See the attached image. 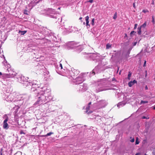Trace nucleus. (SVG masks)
Instances as JSON below:
<instances>
[{
	"label": "nucleus",
	"mask_w": 155,
	"mask_h": 155,
	"mask_svg": "<svg viewBox=\"0 0 155 155\" xmlns=\"http://www.w3.org/2000/svg\"><path fill=\"white\" fill-rule=\"evenodd\" d=\"M152 22L153 23V24H154L155 21H154V18L153 16L152 17Z\"/></svg>",
	"instance_id": "a211bd4d"
},
{
	"label": "nucleus",
	"mask_w": 155,
	"mask_h": 155,
	"mask_svg": "<svg viewBox=\"0 0 155 155\" xmlns=\"http://www.w3.org/2000/svg\"><path fill=\"white\" fill-rule=\"evenodd\" d=\"M138 33L139 35H140L141 34V28H140L138 27Z\"/></svg>",
	"instance_id": "6e6552de"
},
{
	"label": "nucleus",
	"mask_w": 155,
	"mask_h": 155,
	"mask_svg": "<svg viewBox=\"0 0 155 155\" xmlns=\"http://www.w3.org/2000/svg\"><path fill=\"white\" fill-rule=\"evenodd\" d=\"M137 24H135L134 27V29H135L136 28H137Z\"/></svg>",
	"instance_id": "412c9836"
},
{
	"label": "nucleus",
	"mask_w": 155,
	"mask_h": 155,
	"mask_svg": "<svg viewBox=\"0 0 155 155\" xmlns=\"http://www.w3.org/2000/svg\"><path fill=\"white\" fill-rule=\"evenodd\" d=\"M147 25V22H145L144 24H143L142 25H141L140 28H145Z\"/></svg>",
	"instance_id": "423d86ee"
},
{
	"label": "nucleus",
	"mask_w": 155,
	"mask_h": 155,
	"mask_svg": "<svg viewBox=\"0 0 155 155\" xmlns=\"http://www.w3.org/2000/svg\"><path fill=\"white\" fill-rule=\"evenodd\" d=\"M145 155H147L146 154H145Z\"/></svg>",
	"instance_id": "de8ad7c7"
},
{
	"label": "nucleus",
	"mask_w": 155,
	"mask_h": 155,
	"mask_svg": "<svg viewBox=\"0 0 155 155\" xmlns=\"http://www.w3.org/2000/svg\"><path fill=\"white\" fill-rule=\"evenodd\" d=\"M27 11L26 10H25L24 11V13L25 14H28L27 13Z\"/></svg>",
	"instance_id": "c85d7f7f"
},
{
	"label": "nucleus",
	"mask_w": 155,
	"mask_h": 155,
	"mask_svg": "<svg viewBox=\"0 0 155 155\" xmlns=\"http://www.w3.org/2000/svg\"><path fill=\"white\" fill-rule=\"evenodd\" d=\"M148 12V11H147H147H146V10H143V11H142V12H144V13H146V12Z\"/></svg>",
	"instance_id": "a878e982"
},
{
	"label": "nucleus",
	"mask_w": 155,
	"mask_h": 155,
	"mask_svg": "<svg viewBox=\"0 0 155 155\" xmlns=\"http://www.w3.org/2000/svg\"><path fill=\"white\" fill-rule=\"evenodd\" d=\"M135 33V31H131V32L130 33V35H132L133 34H134V33Z\"/></svg>",
	"instance_id": "4be33fe9"
},
{
	"label": "nucleus",
	"mask_w": 155,
	"mask_h": 155,
	"mask_svg": "<svg viewBox=\"0 0 155 155\" xmlns=\"http://www.w3.org/2000/svg\"><path fill=\"white\" fill-rule=\"evenodd\" d=\"M134 140H134V138H133L132 139H131L130 140V141L131 142L133 143V142H134Z\"/></svg>",
	"instance_id": "5701e85b"
},
{
	"label": "nucleus",
	"mask_w": 155,
	"mask_h": 155,
	"mask_svg": "<svg viewBox=\"0 0 155 155\" xmlns=\"http://www.w3.org/2000/svg\"><path fill=\"white\" fill-rule=\"evenodd\" d=\"M2 155V153H1V155Z\"/></svg>",
	"instance_id": "37998d69"
},
{
	"label": "nucleus",
	"mask_w": 155,
	"mask_h": 155,
	"mask_svg": "<svg viewBox=\"0 0 155 155\" xmlns=\"http://www.w3.org/2000/svg\"><path fill=\"white\" fill-rule=\"evenodd\" d=\"M130 51H128L127 52V55L126 56V57L127 58L128 57H129V54H130Z\"/></svg>",
	"instance_id": "aec40b11"
},
{
	"label": "nucleus",
	"mask_w": 155,
	"mask_h": 155,
	"mask_svg": "<svg viewBox=\"0 0 155 155\" xmlns=\"http://www.w3.org/2000/svg\"><path fill=\"white\" fill-rule=\"evenodd\" d=\"M125 104H124L122 102H120L118 104L117 107H120V106H124Z\"/></svg>",
	"instance_id": "0eeeda50"
},
{
	"label": "nucleus",
	"mask_w": 155,
	"mask_h": 155,
	"mask_svg": "<svg viewBox=\"0 0 155 155\" xmlns=\"http://www.w3.org/2000/svg\"><path fill=\"white\" fill-rule=\"evenodd\" d=\"M137 42H134V43H133V45L134 46L136 45V44H137Z\"/></svg>",
	"instance_id": "393cba45"
},
{
	"label": "nucleus",
	"mask_w": 155,
	"mask_h": 155,
	"mask_svg": "<svg viewBox=\"0 0 155 155\" xmlns=\"http://www.w3.org/2000/svg\"><path fill=\"white\" fill-rule=\"evenodd\" d=\"M34 84V83H33L32 84V86H33V85H35Z\"/></svg>",
	"instance_id": "ea45409f"
},
{
	"label": "nucleus",
	"mask_w": 155,
	"mask_h": 155,
	"mask_svg": "<svg viewBox=\"0 0 155 155\" xmlns=\"http://www.w3.org/2000/svg\"><path fill=\"white\" fill-rule=\"evenodd\" d=\"M8 120V117H7L3 122V127L4 128L7 129L8 128V125L7 123V122Z\"/></svg>",
	"instance_id": "f257e3e1"
},
{
	"label": "nucleus",
	"mask_w": 155,
	"mask_h": 155,
	"mask_svg": "<svg viewBox=\"0 0 155 155\" xmlns=\"http://www.w3.org/2000/svg\"><path fill=\"white\" fill-rule=\"evenodd\" d=\"M81 22H82V20H81Z\"/></svg>",
	"instance_id": "a18cd8bd"
},
{
	"label": "nucleus",
	"mask_w": 155,
	"mask_h": 155,
	"mask_svg": "<svg viewBox=\"0 0 155 155\" xmlns=\"http://www.w3.org/2000/svg\"><path fill=\"white\" fill-rule=\"evenodd\" d=\"M2 74V73L1 72H0V75Z\"/></svg>",
	"instance_id": "79ce46f5"
},
{
	"label": "nucleus",
	"mask_w": 155,
	"mask_h": 155,
	"mask_svg": "<svg viewBox=\"0 0 155 155\" xmlns=\"http://www.w3.org/2000/svg\"><path fill=\"white\" fill-rule=\"evenodd\" d=\"M60 67H61V69L62 68V65L61 64H60Z\"/></svg>",
	"instance_id": "7c9ffc66"
},
{
	"label": "nucleus",
	"mask_w": 155,
	"mask_h": 155,
	"mask_svg": "<svg viewBox=\"0 0 155 155\" xmlns=\"http://www.w3.org/2000/svg\"><path fill=\"white\" fill-rule=\"evenodd\" d=\"M139 141L138 140V138L137 137L136 138L135 144L136 145L138 144L139 143Z\"/></svg>",
	"instance_id": "1a4fd4ad"
},
{
	"label": "nucleus",
	"mask_w": 155,
	"mask_h": 155,
	"mask_svg": "<svg viewBox=\"0 0 155 155\" xmlns=\"http://www.w3.org/2000/svg\"><path fill=\"white\" fill-rule=\"evenodd\" d=\"M27 32L26 31H21L20 30L19 31L18 33L20 34L21 35H24Z\"/></svg>",
	"instance_id": "20e7f679"
},
{
	"label": "nucleus",
	"mask_w": 155,
	"mask_h": 155,
	"mask_svg": "<svg viewBox=\"0 0 155 155\" xmlns=\"http://www.w3.org/2000/svg\"><path fill=\"white\" fill-rule=\"evenodd\" d=\"M135 155H141L140 153H137Z\"/></svg>",
	"instance_id": "c756f323"
},
{
	"label": "nucleus",
	"mask_w": 155,
	"mask_h": 155,
	"mask_svg": "<svg viewBox=\"0 0 155 155\" xmlns=\"http://www.w3.org/2000/svg\"><path fill=\"white\" fill-rule=\"evenodd\" d=\"M131 76V74L129 72L128 74V79L130 80V77Z\"/></svg>",
	"instance_id": "f3484780"
},
{
	"label": "nucleus",
	"mask_w": 155,
	"mask_h": 155,
	"mask_svg": "<svg viewBox=\"0 0 155 155\" xmlns=\"http://www.w3.org/2000/svg\"><path fill=\"white\" fill-rule=\"evenodd\" d=\"M93 73H94V72H93Z\"/></svg>",
	"instance_id": "49530a36"
},
{
	"label": "nucleus",
	"mask_w": 155,
	"mask_h": 155,
	"mask_svg": "<svg viewBox=\"0 0 155 155\" xmlns=\"http://www.w3.org/2000/svg\"><path fill=\"white\" fill-rule=\"evenodd\" d=\"M117 17V12H116L114 15V16L113 17V18L114 19H115Z\"/></svg>",
	"instance_id": "4468645a"
},
{
	"label": "nucleus",
	"mask_w": 155,
	"mask_h": 155,
	"mask_svg": "<svg viewBox=\"0 0 155 155\" xmlns=\"http://www.w3.org/2000/svg\"><path fill=\"white\" fill-rule=\"evenodd\" d=\"M53 134V133L51 132L48 133L46 135H45V136L46 137L47 136H50L51 134Z\"/></svg>",
	"instance_id": "ddd939ff"
},
{
	"label": "nucleus",
	"mask_w": 155,
	"mask_h": 155,
	"mask_svg": "<svg viewBox=\"0 0 155 155\" xmlns=\"http://www.w3.org/2000/svg\"><path fill=\"white\" fill-rule=\"evenodd\" d=\"M101 102H103V103H104L105 101L104 100H101Z\"/></svg>",
	"instance_id": "f704fd0d"
},
{
	"label": "nucleus",
	"mask_w": 155,
	"mask_h": 155,
	"mask_svg": "<svg viewBox=\"0 0 155 155\" xmlns=\"http://www.w3.org/2000/svg\"><path fill=\"white\" fill-rule=\"evenodd\" d=\"M142 119H148L149 118V117H145V116H143L142 117Z\"/></svg>",
	"instance_id": "6ab92c4d"
},
{
	"label": "nucleus",
	"mask_w": 155,
	"mask_h": 155,
	"mask_svg": "<svg viewBox=\"0 0 155 155\" xmlns=\"http://www.w3.org/2000/svg\"><path fill=\"white\" fill-rule=\"evenodd\" d=\"M85 24L86 23H85V22H83V24L84 25H85Z\"/></svg>",
	"instance_id": "4c0bfd02"
},
{
	"label": "nucleus",
	"mask_w": 155,
	"mask_h": 155,
	"mask_svg": "<svg viewBox=\"0 0 155 155\" xmlns=\"http://www.w3.org/2000/svg\"><path fill=\"white\" fill-rule=\"evenodd\" d=\"M77 81H80L81 82H82L84 81V80L82 78H80L79 77L77 78Z\"/></svg>",
	"instance_id": "f8f14e48"
},
{
	"label": "nucleus",
	"mask_w": 155,
	"mask_h": 155,
	"mask_svg": "<svg viewBox=\"0 0 155 155\" xmlns=\"http://www.w3.org/2000/svg\"><path fill=\"white\" fill-rule=\"evenodd\" d=\"M91 104V102H90V103H89L88 104V105H89Z\"/></svg>",
	"instance_id": "c9c22d12"
},
{
	"label": "nucleus",
	"mask_w": 155,
	"mask_h": 155,
	"mask_svg": "<svg viewBox=\"0 0 155 155\" xmlns=\"http://www.w3.org/2000/svg\"><path fill=\"white\" fill-rule=\"evenodd\" d=\"M90 2L92 3L93 2V0H89V1Z\"/></svg>",
	"instance_id": "2f4dec72"
},
{
	"label": "nucleus",
	"mask_w": 155,
	"mask_h": 155,
	"mask_svg": "<svg viewBox=\"0 0 155 155\" xmlns=\"http://www.w3.org/2000/svg\"><path fill=\"white\" fill-rule=\"evenodd\" d=\"M85 21H86V26L87 27V28H88L90 27V25L89 24V17L88 16H87L85 18Z\"/></svg>",
	"instance_id": "f03ea898"
},
{
	"label": "nucleus",
	"mask_w": 155,
	"mask_h": 155,
	"mask_svg": "<svg viewBox=\"0 0 155 155\" xmlns=\"http://www.w3.org/2000/svg\"><path fill=\"white\" fill-rule=\"evenodd\" d=\"M82 18V17H80L79 18V19L80 20H81Z\"/></svg>",
	"instance_id": "e433bc0d"
},
{
	"label": "nucleus",
	"mask_w": 155,
	"mask_h": 155,
	"mask_svg": "<svg viewBox=\"0 0 155 155\" xmlns=\"http://www.w3.org/2000/svg\"><path fill=\"white\" fill-rule=\"evenodd\" d=\"M146 61H145L144 62V64H143L144 67H145L146 66Z\"/></svg>",
	"instance_id": "cd10ccee"
},
{
	"label": "nucleus",
	"mask_w": 155,
	"mask_h": 155,
	"mask_svg": "<svg viewBox=\"0 0 155 155\" xmlns=\"http://www.w3.org/2000/svg\"><path fill=\"white\" fill-rule=\"evenodd\" d=\"M147 103H148L147 101H141L140 102V104H142Z\"/></svg>",
	"instance_id": "dca6fc26"
},
{
	"label": "nucleus",
	"mask_w": 155,
	"mask_h": 155,
	"mask_svg": "<svg viewBox=\"0 0 155 155\" xmlns=\"http://www.w3.org/2000/svg\"><path fill=\"white\" fill-rule=\"evenodd\" d=\"M20 133L21 134H25V133L24 132H23V131H21L20 132Z\"/></svg>",
	"instance_id": "72a5a7b5"
},
{
	"label": "nucleus",
	"mask_w": 155,
	"mask_h": 155,
	"mask_svg": "<svg viewBox=\"0 0 155 155\" xmlns=\"http://www.w3.org/2000/svg\"><path fill=\"white\" fill-rule=\"evenodd\" d=\"M133 7H134V8H136L135 4V3H133Z\"/></svg>",
	"instance_id": "bb28decb"
},
{
	"label": "nucleus",
	"mask_w": 155,
	"mask_h": 155,
	"mask_svg": "<svg viewBox=\"0 0 155 155\" xmlns=\"http://www.w3.org/2000/svg\"><path fill=\"white\" fill-rule=\"evenodd\" d=\"M132 82L134 84L135 83H137V81L135 80H134Z\"/></svg>",
	"instance_id": "b1692460"
},
{
	"label": "nucleus",
	"mask_w": 155,
	"mask_h": 155,
	"mask_svg": "<svg viewBox=\"0 0 155 155\" xmlns=\"http://www.w3.org/2000/svg\"><path fill=\"white\" fill-rule=\"evenodd\" d=\"M39 99L38 100V102H39L40 101H45V100H46V99L45 96H44V95H41L40 97H38Z\"/></svg>",
	"instance_id": "7ed1b4c3"
},
{
	"label": "nucleus",
	"mask_w": 155,
	"mask_h": 155,
	"mask_svg": "<svg viewBox=\"0 0 155 155\" xmlns=\"http://www.w3.org/2000/svg\"><path fill=\"white\" fill-rule=\"evenodd\" d=\"M111 47V45L110 44H107L106 45V49H108Z\"/></svg>",
	"instance_id": "9d476101"
},
{
	"label": "nucleus",
	"mask_w": 155,
	"mask_h": 155,
	"mask_svg": "<svg viewBox=\"0 0 155 155\" xmlns=\"http://www.w3.org/2000/svg\"><path fill=\"white\" fill-rule=\"evenodd\" d=\"M128 84L129 86L130 87H131L132 85H134V84L132 83V81H131L130 82L128 83Z\"/></svg>",
	"instance_id": "9b49d317"
},
{
	"label": "nucleus",
	"mask_w": 155,
	"mask_h": 155,
	"mask_svg": "<svg viewBox=\"0 0 155 155\" xmlns=\"http://www.w3.org/2000/svg\"><path fill=\"white\" fill-rule=\"evenodd\" d=\"M78 48H81V46H78Z\"/></svg>",
	"instance_id": "58836bf2"
},
{
	"label": "nucleus",
	"mask_w": 155,
	"mask_h": 155,
	"mask_svg": "<svg viewBox=\"0 0 155 155\" xmlns=\"http://www.w3.org/2000/svg\"><path fill=\"white\" fill-rule=\"evenodd\" d=\"M94 19L93 18L92 20L91 21V24L92 25H94Z\"/></svg>",
	"instance_id": "2eb2a0df"
},
{
	"label": "nucleus",
	"mask_w": 155,
	"mask_h": 155,
	"mask_svg": "<svg viewBox=\"0 0 155 155\" xmlns=\"http://www.w3.org/2000/svg\"><path fill=\"white\" fill-rule=\"evenodd\" d=\"M90 107V106L89 105H88L87 106L86 108V111L85 112L86 113H91L92 112V111H90L89 112H88V110H89Z\"/></svg>",
	"instance_id": "39448f33"
},
{
	"label": "nucleus",
	"mask_w": 155,
	"mask_h": 155,
	"mask_svg": "<svg viewBox=\"0 0 155 155\" xmlns=\"http://www.w3.org/2000/svg\"><path fill=\"white\" fill-rule=\"evenodd\" d=\"M145 89L146 90H147L148 89V87L147 85H146L145 87Z\"/></svg>",
	"instance_id": "473e14b6"
},
{
	"label": "nucleus",
	"mask_w": 155,
	"mask_h": 155,
	"mask_svg": "<svg viewBox=\"0 0 155 155\" xmlns=\"http://www.w3.org/2000/svg\"><path fill=\"white\" fill-rule=\"evenodd\" d=\"M153 109H154V110H155V106L154 107H153Z\"/></svg>",
	"instance_id": "a19ab883"
},
{
	"label": "nucleus",
	"mask_w": 155,
	"mask_h": 155,
	"mask_svg": "<svg viewBox=\"0 0 155 155\" xmlns=\"http://www.w3.org/2000/svg\"><path fill=\"white\" fill-rule=\"evenodd\" d=\"M0 53H1V50H0Z\"/></svg>",
	"instance_id": "c03bdc74"
}]
</instances>
